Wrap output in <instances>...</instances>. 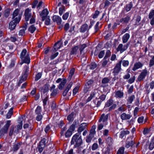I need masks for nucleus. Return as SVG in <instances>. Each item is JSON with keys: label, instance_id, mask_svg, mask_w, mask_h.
Returning <instances> with one entry per match:
<instances>
[{"label": "nucleus", "instance_id": "1", "mask_svg": "<svg viewBox=\"0 0 154 154\" xmlns=\"http://www.w3.org/2000/svg\"><path fill=\"white\" fill-rule=\"evenodd\" d=\"M23 117L20 116L18 118V122L19 124L17 126L11 125L9 129V135L11 137L13 133L17 134L20 131L22 128L23 122Z\"/></svg>", "mask_w": 154, "mask_h": 154}, {"label": "nucleus", "instance_id": "2", "mask_svg": "<svg viewBox=\"0 0 154 154\" xmlns=\"http://www.w3.org/2000/svg\"><path fill=\"white\" fill-rule=\"evenodd\" d=\"M82 143L81 133H78L73 136L71 142V145L74 144V147H78Z\"/></svg>", "mask_w": 154, "mask_h": 154}, {"label": "nucleus", "instance_id": "3", "mask_svg": "<svg viewBox=\"0 0 154 154\" xmlns=\"http://www.w3.org/2000/svg\"><path fill=\"white\" fill-rule=\"evenodd\" d=\"M20 58L23 60L24 63L29 64L30 62V58L26 49H23L22 51Z\"/></svg>", "mask_w": 154, "mask_h": 154}, {"label": "nucleus", "instance_id": "4", "mask_svg": "<svg viewBox=\"0 0 154 154\" xmlns=\"http://www.w3.org/2000/svg\"><path fill=\"white\" fill-rule=\"evenodd\" d=\"M21 18V16L19 15L18 17L15 18L14 20L11 21L9 23V29L11 30L14 29L17 24L19 22Z\"/></svg>", "mask_w": 154, "mask_h": 154}, {"label": "nucleus", "instance_id": "5", "mask_svg": "<svg viewBox=\"0 0 154 154\" xmlns=\"http://www.w3.org/2000/svg\"><path fill=\"white\" fill-rule=\"evenodd\" d=\"M11 124V120H8L4 127L0 130V136H3L5 134H7L10 125Z\"/></svg>", "mask_w": 154, "mask_h": 154}, {"label": "nucleus", "instance_id": "6", "mask_svg": "<svg viewBox=\"0 0 154 154\" xmlns=\"http://www.w3.org/2000/svg\"><path fill=\"white\" fill-rule=\"evenodd\" d=\"M122 60H120L117 63L114 68L112 69V73L114 75H117L122 70L121 64Z\"/></svg>", "mask_w": 154, "mask_h": 154}, {"label": "nucleus", "instance_id": "7", "mask_svg": "<svg viewBox=\"0 0 154 154\" xmlns=\"http://www.w3.org/2000/svg\"><path fill=\"white\" fill-rule=\"evenodd\" d=\"M135 144V141L131 137H128L127 139L125 147L128 148L130 147H132Z\"/></svg>", "mask_w": 154, "mask_h": 154}, {"label": "nucleus", "instance_id": "8", "mask_svg": "<svg viewBox=\"0 0 154 154\" xmlns=\"http://www.w3.org/2000/svg\"><path fill=\"white\" fill-rule=\"evenodd\" d=\"M129 44H128L123 45L122 44H119L116 50L117 51H120V53H122L126 51L128 47Z\"/></svg>", "mask_w": 154, "mask_h": 154}, {"label": "nucleus", "instance_id": "9", "mask_svg": "<svg viewBox=\"0 0 154 154\" xmlns=\"http://www.w3.org/2000/svg\"><path fill=\"white\" fill-rule=\"evenodd\" d=\"M72 82H70L67 85L66 87L64 90L62 94L63 95L64 97L66 96L67 95L69 96H70L71 94V92H69L68 93V92L69 91V89L71 88L72 85Z\"/></svg>", "mask_w": 154, "mask_h": 154}, {"label": "nucleus", "instance_id": "10", "mask_svg": "<svg viewBox=\"0 0 154 154\" xmlns=\"http://www.w3.org/2000/svg\"><path fill=\"white\" fill-rule=\"evenodd\" d=\"M122 120H126L130 119L132 117L131 113H127L126 112L122 113L120 116Z\"/></svg>", "mask_w": 154, "mask_h": 154}, {"label": "nucleus", "instance_id": "11", "mask_svg": "<svg viewBox=\"0 0 154 154\" xmlns=\"http://www.w3.org/2000/svg\"><path fill=\"white\" fill-rule=\"evenodd\" d=\"M106 143L107 147L112 148L114 143V140L112 137H108L106 139Z\"/></svg>", "mask_w": 154, "mask_h": 154}, {"label": "nucleus", "instance_id": "12", "mask_svg": "<svg viewBox=\"0 0 154 154\" xmlns=\"http://www.w3.org/2000/svg\"><path fill=\"white\" fill-rule=\"evenodd\" d=\"M25 20L26 21L29 20V19L32 16L31 10L28 8L26 9L24 13Z\"/></svg>", "mask_w": 154, "mask_h": 154}, {"label": "nucleus", "instance_id": "13", "mask_svg": "<svg viewBox=\"0 0 154 154\" xmlns=\"http://www.w3.org/2000/svg\"><path fill=\"white\" fill-rule=\"evenodd\" d=\"M88 124L83 123L81 124L78 129V133H81V132L87 129Z\"/></svg>", "mask_w": 154, "mask_h": 154}, {"label": "nucleus", "instance_id": "14", "mask_svg": "<svg viewBox=\"0 0 154 154\" xmlns=\"http://www.w3.org/2000/svg\"><path fill=\"white\" fill-rule=\"evenodd\" d=\"M62 46V42L60 41H58L54 44V48L52 50L54 52H55L61 47Z\"/></svg>", "mask_w": 154, "mask_h": 154}, {"label": "nucleus", "instance_id": "15", "mask_svg": "<svg viewBox=\"0 0 154 154\" xmlns=\"http://www.w3.org/2000/svg\"><path fill=\"white\" fill-rule=\"evenodd\" d=\"M108 114L105 115L104 114H102L98 120V122H101L106 124V121L108 119Z\"/></svg>", "mask_w": 154, "mask_h": 154}, {"label": "nucleus", "instance_id": "16", "mask_svg": "<svg viewBox=\"0 0 154 154\" xmlns=\"http://www.w3.org/2000/svg\"><path fill=\"white\" fill-rule=\"evenodd\" d=\"M53 20L54 22H56L57 25L61 24L62 22L61 18L57 15H54L53 17Z\"/></svg>", "mask_w": 154, "mask_h": 154}, {"label": "nucleus", "instance_id": "17", "mask_svg": "<svg viewBox=\"0 0 154 154\" xmlns=\"http://www.w3.org/2000/svg\"><path fill=\"white\" fill-rule=\"evenodd\" d=\"M143 66V64L141 63L138 62L135 63L134 65L132 70L134 71H136L137 69L140 68Z\"/></svg>", "mask_w": 154, "mask_h": 154}, {"label": "nucleus", "instance_id": "18", "mask_svg": "<svg viewBox=\"0 0 154 154\" xmlns=\"http://www.w3.org/2000/svg\"><path fill=\"white\" fill-rule=\"evenodd\" d=\"M21 144L22 143H20L14 144V145H13L11 150L12 151H13L14 152H16L20 147Z\"/></svg>", "mask_w": 154, "mask_h": 154}, {"label": "nucleus", "instance_id": "19", "mask_svg": "<svg viewBox=\"0 0 154 154\" xmlns=\"http://www.w3.org/2000/svg\"><path fill=\"white\" fill-rule=\"evenodd\" d=\"M115 97L117 98H122L124 96L123 92L120 91H115Z\"/></svg>", "mask_w": 154, "mask_h": 154}, {"label": "nucleus", "instance_id": "20", "mask_svg": "<svg viewBox=\"0 0 154 154\" xmlns=\"http://www.w3.org/2000/svg\"><path fill=\"white\" fill-rule=\"evenodd\" d=\"M88 30V25L87 24L85 23L81 26L80 31L82 32H84Z\"/></svg>", "mask_w": 154, "mask_h": 154}, {"label": "nucleus", "instance_id": "21", "mask_svg": "<svg viewBox=\"0 0 154 154\" xmlns=\"http://www.w3.org/2000/svg\"><path fill=\"white\" fill-rule=\"evenodd\" d=\"M135 98V96L134 95H132L129 96L127 99V104H130L132 103Z\"/></svg>", "mask_w": 154, "mask_h": 154}, {"label": "nucleus", "instance_id": "22", "mask_svg": "<svg viewBox=\"0 0 154 154\" xmlns=\"http://www.w3.org/2000/svg\"><path fill=\"white\" fill-rule=\"evenodd\" d=\"M49 85L48 84H45L42 88L41 89L42 92L44 93L47 92L49 90Z\"/></svg>", "mask_w": 154, "mask_h": 154}, {"label": "nucleus", "instance_id": "23", "mask_svg": "<svg viewBox=\"0 0 154 154\" xmlns=\"http://www.w3.org/2000/svg\"><path fill=\"white\" fill-rule=\"evenodd\" d=\"M130 37V35L128 33H126L123 37L122 39L123 43H125L127 42Z\"/></svg>", "mask_w": 154, "mask_h": 154}, {"label": "nucleus", "instance_id": "24", "mask_svg": "<svg viewBox=\"0 0 154 154\" xmlns=\"http://www.w3.org/2000/svg\"><path fill=\"white\" fill-rule=\"evenodd\" d=\"M66 82V79H63L62 81L59 84L58 88L60 90H62Z\"/></svg>", "mask_w": 154, "mask_h": 154}, {"label": "nucleus", "instance_id": "25", "mask_svg": "<svg viewBox=\"0 0 154 154\" xmlns=\"http://www.w3.org/2000/svg\"><path fill=\"white\" fill-rule=\"evenodd\" d=\"M79 47L78 46H76L72 48L70 51V54L71 55H73L75 54L76 53V52L78 49Z\"/></svg>", "mask_w": 154, "mask_h": 154}, {"label": "nucleus", "instance_id": "26", "mask_svg": "<svg viewBox=\"0 0 154 154\" xmlns=\"http://www.w3.org/2000/svg\"><path fill=\"white\" fill-rule=\"evenodd\" d=\"M130 20V17L127 16L124 18H122L120 20V22L121 23H127Z\"/></svg>", "mask_w": 154, "mask_h": 154}, {"label": "nucleus", "instance_id": "27", "mask_svg": "<svg viewBox=\"0 0 154 154\" xmlns=\"http://www.w3.org/2000/svg\"><path fill=\"white\" fill-rule=\"evenodd\" d=\"M113 103V100L112 99H110L108 100L105 104V107H109L112 105Z\"/></svg>", "mask_w": 154, "mask_h": 154}, {"label": "nucleus", "instance_id": "28", "mask_svg": "<svg viewBox=\"0 0 154 154\" xmlns=\"http://www.w3.org/2000/svg\"><path fill=\"white\" fill-rule=\"evenodd\" d=\"M75 71V69L74 68H72L70 70L68 78V80H71L73 75L74 74Z\"/></svg>", "mask_w": 154, "mask_h": 154}, {"label": "nucleus", "instance_id": "29", "mask_svg": "<svg viewBox=\"0 0 154 154\" xmlns=\"http://www.w3.org/2000/svg\"><path fill=\"white\" fill-rule=\"evenodd\" d=\"M154 148V137L152 138L149 143V148L150 150H152Z\"/></svg>", "mask_w": 154, "mask_h": 154}, {"label": "nucleus", "instance_id": "30", "mask_svg": "<svg viewBox=\"0 0 154 154\" xmlns=\"http://www.w3.org/2000/svg\"><path fill=\"white\" fill-rule=\"evenodd\" d=\"M129 132L128 130L123 131L121 132L119 137L121 138H123V137L126 134H129Z\"/></svg>", "mask_w": 154, "mask_h": 154}, {"label": "nucleus", "instance_id": "31", "mask_svg": "<svg viewBox=\"0 0 154 154\" xmlns=\"http://www.w3.org/2000/svg\"><path fill=\"white\" fill-rule=\"evenodd\" d=\"M106 125V124L103 123L101 122H98L97 125V130L98 131L101 130L103 128L104 126Z\"/></svg>", "mask_w": 154, "mask_h": 154}, {"label": "nucleus", "instance_id": "32", "mask_svg": "<svg viewBox=\"0 0 154 154\" xmlns=\"http://www.w3.org/2000/svg\"><path fill=\"white\" fill-rule=\"evenodd\" d=\"M13 108H11L10 109L6 115V118L9 119L11 117V116L13 114Z\"/></svg>", "mask_w": 154, "mask_h": 154}, {"label": "nucleus", "instance_id": "33", "mask_svg": "<svg viewBox=\"0 0 154 154\" xmlns=\"http://www.w3.org/2000/svg\"><path fill=\"white\" fill-rule=\"evenodd\" d=\"M87 46V44H80L79 45V50L80 51L81 54L84 50V49Z\"/></svg>", "mask_w": 154, "mask_h": 154}, {"label": "nucleus", "instance_id": "34", "mask_svg": "<svg viewBox=\"0 0 154 154\" xmlns=\"http://www.w3.org/2000/svg\"><path fill=\"white\" fill-rule=\"evenodd\" d=\"M96 129V126L95 125H93L92 126L90 132L89 134L92 135V136L96 134V131H95Z\"/></svg>", "mask_w": 154, "mask_h": 154}, {"label": "nucleus", "instance_id": "35", "mask_svg": "<svg viewBox=\"0 0 154 154\" xmlns=\"http://www.w3.org/2000/svg\"><path fill=\"white\" fill-rule=\"evenodd\" d=\"M36 28L33 25L30 26L28 29V31L30 32L31 33H33L36 30Z\"/></svg>", "mask_w": 154, "mask_h": 154}, {"label": "nucleus", "instance_id": "36", "mask_svg": "<svg viewBox=\"0 0 154 154\" xmlns=\"http://www.w3.org/2000/svg\"><path fill=\"white\" fill-rule=\"evenodd\" d=\"M132 5L133 4L131 2L129 4L126 5L125 7V10L127 11H130L132 7Z\"/></svg>", "mask_w": 154, "mask_h": 154}, {"label": "nucleus", "instance_id": "37", "mask_svg": "<svg viewBox=\"0 0 154 154\" xmlns=\"http://www.w3.org/2000/svg\"><path fill=\"white\" fill-rule=\"evenodd\" d=\"M144 78V72H142L140 75L138 76V80L139 81H141L143 80Z\"/></svg>", "mask_w": 154, "mask_h": 154}, {"label": "nucleus", "instance_id": "38", "mask_svg": "<svg viewBox=\"0 0 154 154\" xmlns=\"http://www.w3.org/2000/svg\"><path fill=\"white\" fill-rule=\"evenodd\" d=\"M48 13L49 12L47 9H45L42 11L40 15V16L44 15L46 16L48 14Z\"/></svg>", "mask_w": 154, "mask_h": 154}, {"label": "nucleus", "instance_id": "39", "mask_svg": "<svg viewBox=\"0 0 154 154\" xmlns=\"http://www.w3.org/2000/svg\"><path fill=\"white\" fill-rule=\"evenodd\" d=\"M75 115L74 112H72L67 117V119L69 121H73V116Z\"/></svg>", "mask_w": 154, "mask_h": 154}, {"label": "nucleus", "instance_id": "40", "mask_svg": "<svg viewBox=\"0 0 154 154\" xmlns=\"http://www.w3.org/2000/svg\"><path fill=\"white\" fill-rule=\"evenodd\" d=\"M125 148L123 146H122L119 148L116 154H124Z\"/></svg>", "mask_w": 154, "mask_h": 154}, {"label": "nucleus", "instance_id": "41", "mask_svg": "<svg viewBox=\"0 0 154 154\" xmlns=\"http://www.w3.org/2000/svg\"><path fill=\"white\" fill-rule=\"evenodd\" d=\"M94 137L92 135L89 134L87 136L86 140L87 142L90 143L91 142L92 138Z\"/></svg>", "mask_w": 154, "mask_h": 154}, {"label": "nucleus", "instance_id": "42", "mask_svg": "<svg viewBox=\"0 0 154 154\" xmlns=\"http://www.w3.org/2000/svg\"><path fill=\"white\" fill-rule=\"evenodd\" d=\"M19 12V10L18 9H16L15 10L13 14L12 19H14L16 16L18 15Z\"/></svg>", "mask_w": 154, "mask_h": 154}, {"label": "nucleus", "instance_id": "43", "mask_svg": "<svg viewBox=\"0 0 154 154\" xmlns=\"http://www.w3.org/2000/svg\"><path fill=\"white\" fill-rule=\"evenodd\" d=\"M110 79L108 77H105L102 80V83L103 84H105L109 83Z\"/></svg>", "mask_w": 154, "mask_h": 154}, {"label": "nucleus", "instance_id": "44", "mask_svg": "<svg viewBox=\"0 0 154 154\" xmlns=\"http://www.w3.org/2000/svg\"><path fill=\"white\" fill-rule=\"evenodd\" d=\"M45 146L43 145H41L39 144L38 146V151L39 152L41 153L43 150Z\"/></svg>", "mask_w": 154, "mask_h": 154}, {"label": "nucleus", "instance_id": "45", "mask_svg": "<svg viewBox=\"0 0 154 154\" xmlns=\"http://www.w3.org/2000/svg\"><path fill=\"white\" fill-rule=\"evenodd\" d=\"M41 111L42 110L41 107L39 106H38L35 110V113L37 115L40 114H41Z\"/></svg>", "mask_w": 154, "mask_h": 154}, {"label": "nucleus", "instance_id": "46", "mask_svg": "<svg viewBox=\"0 0 154 154\" xmlns=\"http://www.w3.org/2000/svg\"><path fill=\"white\" fill-rule=\"evenodd\" d=\"M10 8H8L5 10L4 15L5 17H7L9 16L10 13Z\"/></svg>", "mask_w": 154, "mask_h": 154}, {"label": "nucleus", "instance_id": "47", "mask_svg": "<svg viewBox=\"0 0 154 154\" xmlns=\"http://www.w3.org/2000/svg\"><path fill=\"white\" fill-rule=\"evenodd\" d=\"M102 101L101 100H98V99H96V100H94V102L95 103V104H96V106L98 107L100 105Z\"/></svg>", "mask_w": 154, "mask_h": 154}, {"label": "nucleus", "instance_id": "48", "mask_svg": "<svg viewBox=\"0 0 154 154\" xmlns=\"http://www.w3.org/2000/svg\"><path fill=\"white\" fill-rule=\"evenodd\" d=\"M65 8L64 6H62L59 9V14L60 15H61L64 11H65Z\"/></svg>", "mask_w": 154, "mask_h": 154}, {"label": "nucleus", "instance_id": "49", "mask_svg": "<svg viewBox=\"0 0 154 154\" xmlns=\"http://www.w3.org/2000/svg\"><path fill=\"white\" fill-rule=\"evenodd\" d=\"M111 54V52L109 50L106 51V54L105 57L104 58V60L106 59L108 57H110Z\"/></svg>", "mask_w": 154, "mask_h": 154}, {"label": "nucleus", "instance_id": "50", "mask_svg": "<svg viewBox=\"0 0 154 154\" xmlns=\"http://www.w3.org/2000/svg\"><path fill=\"white\" fill-rule=\"evenodd\" d=\"M75 122H73V123L70 127L68 130H69L71 131L72 132L73 131L75 130Z\"/></svg>", "mask_w": 154, "mask_h": 154}, {"label": "nucleus", "instance_id": "51", "mask_svg": "<svg viewBox=\"0 0 154 154\" xmlns=\"http://www.w3.org/2000/svg\"><path fill=\"white\" fill-rule=\"evenodd\" d=\"M135 79V77L134 76L129 79L128 80V82L130 84H131L133 83Z\"/></svg>", "mask_w": 154, "mask_h": 154}, {"label": "nucleus", "instance_id": "52", "mask_svg": "<svg viewBox=\"0 0 154 154\" xmlns=\"http://www.w3.org/2000/svg\"><path fill=\"white\" fill-rule=\"evenodd\" d=\"M72 134V132L68 129L65 134V137H69Z\"/></svg>", "mask_w": 154, "mask_h": 154}, {"label": "nucleus", "instance_id": "53", "mask_svg": "<svg viewBox=\"0 0 154 154\" xmlns=\"http://www.w3.org/2000/svg\"><path fill=\"white\" fill-rule=\"evenodd\" d=\"M122 65L124 67L128 66L129 64V62L128 60H122Z\"/></svg>", "mask_w": 154, "mask_h": 154}, {"label": "nucleus", "instance_id": "54", "mask_svg": "<svg viewBox=\"0 0 154 154\" xmlns=\"http://www.w3.org/2000/svg\"><path fill=\"white\" fill-rule=\"evenodd\" d=\"M79 87V86H76L73 90V95H75L78 92Z\"/></svg>", "mask_w": 154, "mask_h": 154}, {"label": "nucleus", "instance_id": "55", "mask_svg": "<svg viewBox=\"0 0 154 154\" xmlns=\"http://www.w3.org/2000/svg\"><path fill=\"white\" fill-rule=\"evenodd\" d=\"M35 16L34 15V13H33V14L32 15L31 17V19L30 20V23L31 24H32L34 23L35 22Z\"/></svg>", "mask_w": 154, "mask_h": 154}, {"label": "nucleus", "instance_id": "56", "mask_svg": "<svg viewBox=\"0 0 154 154\" xmlns=\"http://www.w3.org/2000/svg\"><path fill=\"white\" fill-rule=\"evenodd\" d=\"M105 54V52L103 50L101 51L98 54V57L100 58H102Z\"/></svg>", "mask_w": 154, "mask_h": 154}, {"label": "nucleus", "instance_id": "57", "mask_svg": "<svg viewBox=\"0 0 154 154\" xmlns=\"http://www.w3.org/2000/svg\"><path fill=\"white\" fill-rule=\"evenodd\" d=\"M42 75V74L41 72H39L35 76V80L38 81V80L41 78Z\"/></svg>", "mask_w": 154, "mask_h": 154}, {"label": "nucleus", "instance_id": "58", "mask_svg": "<svg viewBox=\"0 0 154 154\" xmlns=\"http://www.w3.org/2000/svg\"><path fill=\"white\" fill-rule=\"evenodd\" d=\"M51 128L50 126L49 125H48L45 128V133L47 134H48L50 132V130Z\"/></svg>", "mask_w": 154, "mask_h": 154}, {"label": "nucleus", "instance_id": "59", "mask_svg": "<svg viewBox=\"0 0 154 154\" xmlns=\"http://www.w3.org/2000/svg\"><path fill=\"white\" fill-rule=\"evenodd\" d=\"M99 12L97 10H96L94 14L92 15V18L94 19H95L97 17L98 15L99 14Z\"/></svg>", "mask_w": 154, "mask_h": 154}, {"label": "nucleus", "instance_id": "60", "mask_svg": "<svg viewBox=\"0 0 154 154\" xmlns=\"http://www.w3.org/2000/svg\"><path fill=\"white\" fill-rule=\"evenodd\" d=\"M69 14V12H66L63 15L62 17L63 19L64 20H66L67 19L68 17Z\"/></svg>", "mask_w": 154, "mask_h": 154}, {"label": "nucleus", "instance_id": "61", "mask_svg": "<svg viewBox=\"0 0 154 154\" xmlns=\"http://www.w3.org/2000/svg\"><path fill=\"white\" fill-rule=\"evenodd\" d=\"M93 81L92 80H90L89 81H88L85 84L91 87V86L92 84L93 83Z\"/></svg>", "mask_w": 154, "mask_h": 154}, {"label": "nucleus", "instance_id": "62", "mask_svg": "<svg viewBox=\"0 0 154 154\" xmlns=\"http://www.w3.org/2000/svg\"><path fill=\"white\" fill-rule=\"evenodd\" d=\"M46 139L44 138H43L40 141V142L39 143V144H40L41 145H43L44 146H45V145L46 144Z\"/></svg>", "mask_w": 154, "mask_h": 154}, {"label": "nucleus", "instance_id": "63", "mask_svg": "<svg viewBox=\"0 0 154 154\" xmlns=\"http://www.w3.org/2000/svg\"><path fill=\"white\" fill-rule=\"evenodd\" d=\"M126 110V109L125 107L123 106V105H122V106L120 107L118 109V110L119 111H122V112H124Z\"/></svg>", "mask_w": 154, "mask_h": 154}, {"label": "nucleus", "instance_id": "64", "mask_svg": "<svg viewBox=\"0 0 154 154\" xmlns=\"http://www.w3.org/2000/svg\"><path fill=\"white\" fill-rule=\"evenodd\" d=\"M154 15V10H152L149 13V19H151L153 18V16Z\"/></svg>", "mask_w": 154, "mask_h": 154}]
</instances>
